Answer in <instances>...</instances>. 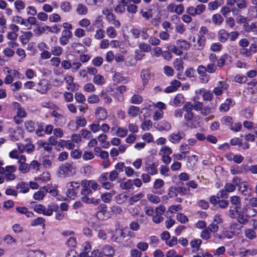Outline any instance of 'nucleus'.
<instances>
[{
    "mask_svg": "<svg viewBox=\"0 0 257 257\" xmlns=\"http://www.w3.org/2000/svg\"><path fill=\"white\" fill-rule=\"evenodd\" d=\"M183 183H182L181 185H179V186H178V187H177V190L178 192V194H179L180 195H182V196L186 195L188 193V192L190 191L189 188H186L185 187H183Z\"/></svg>",
    "mask_w": 257,
    "mask_h": 257,
    "instance_id": "52",
    "label": "nucleus"
},
{
    "mask_svg": "<svg viewBox=\"0 0 257 257\" xmlns=\"http://www.w3.org/2000/svg\"><path fill=\"white\" fill-rule=\"evenodd\" d=\"M45 220L44 218L42 217H38L35 218L31 222V225L33 226H37V225H43V227L45 226Z\"/></svg>",
    "mask_w": 257,
    "mask_h": 257,
    "instance_id": "44",
    "label": "nucleus"
},
{
    "mask_svg": "<svg viewBox=\"0 0 257 257\" xmlns=\"http://www.w3.org/2000/svg\"><path fill=\"white\" fill-rule=\"evenodd\" d=\"M206 10V7L204 5L199 4L196 6V7L190 6L186 9V13L189 15L195 17L197 15H200Z\"/></svg>",
    "mask_w": 257,
    "mask_h": 257,
    "instance_id": "5",
    "label": "nucleus"
},
{
    "mask_svg": "<svg viewBox=\"0 0 257 257\" xmlns=\"http://www.w3.org/2000/svg\"><path fill=\"white\" fill-rule=\"evenodd\" d=\"M51 53L54 56H59L62 54L63 49L59 46H55L51 48Z\"/></svg>",
    "mask_w": 257,
    "mask_h": 257,
    "instance_id": "38",
    "label": "nucleus"
},
{
    "mask_svg": "<svg viewBox=\"0 0 257 257\" xmlns=\"http://www.w3.org/2000/svg\"><path fill=\"white\" fill-rule=\"evenodd\" d=\"M33 33L30 31L23 32V34L19 37L21 42L23 44H27L32 37Z\"/></svg>",
    "mask_w": 257,
    "mask_h": 257,
    "instance_id": "19",
    "label": "nucleus"
},
{
    "mask_svg": "<svg viewBox=\"0 0 257 257\" xmlns=\"http://www.w3.org/2000/svg\"><path fill=\"white\" fill-rule=\"evenodd\" d=\"M76 11L78 15H85L88 13V9L82 4H79L77 6Z\"/></svg>",
    "mask_w": 257,
    "mask_h": 257,
    "instance_id": "30",
    "label": "nucleus"
},
{
    "mask_svg": "<svg viewBox=\"0 0 257 257\" xmlns=\"http://www.w3.org/2000/svg\"><path fill=\"white\" fill-rule=\"evenodd\" d=\"M76 167L73 164L66 163L59 167L58 174L60 177H71L76 174Z\"/></svg>",
    "mask_w": 257,
    "mask_h": 257,
    "instance_id": "2",
    "label": "nucleus"
},
{
    "mask_svg": "<svg viewBox=\"0 0 257 257\" xmlns=\"http://www.w3.org/2000/svg\"><path fill=\"white\" fill-rule=\"evenodd\" d=\"M64 80L67 85V89L71 91L77 90L79 89V85L73 82L74 78L70 75H66L64 77Z\"/></svg>",
    "mask_w": 257,
    "mask_h": 257,
    "instance_id": "7",
    "label": "nucleus"
},
{
    "mask_svg": "<svg viewBox=\"0 0 257 257\" xmlns=\"http://www.w3.org/2000/svg\"><path fill=\"white\" fill-rule=\"evenodd\" d=\"M74 96L75 100L78 103H83L86 100L85 96L80 92H76Z\"/></svg>",
    "mask_w": 257,
    "mask_h": 257,
    "instance_id": "59",
    "label": "nucleus"
},
{
    "mask_svg": "<svg viewBox=\"0 0 257 257\" xmlns=\"http://www.w3.org/2000/svg\"><path fill=\"white\" fill-rule=\"evenodd\" d=\"M75 121L78 127H84L87 123L86 119L84 117L81 116L77 117Z\"/></svg>",
    "mask_w": 257,
    "mask_h": 257,
    "instance_id": "53",
    "label": "nucleus"
},
{
    "mask_svg": "<svg viewBox=\"0 0 257 257\" xmlns=\"http://www.w3.org/2000/svg\"><path fill=\"white\" fill-rule=\"evenodd\" d=\"M245 31L247 32H252L257 33V25L255 23H251L250 25L247 24L245 26Z\"/></svg>",
    "mask_w": 257,
    "mask_h": 257,
    "instance_id": "55",
    "label": "nucleus"
},
{
    "mask_svg": "<svg viewBox=\"0 0 257 257\" xmlns=\"http://www.w3.org/2000/svg\"><path fill=\"white\" fill-rule=\"evenodd\" d=\"M61 9L64 12H69L71 9V6L68 2H63L61 3L60 5Z\"/></svg>",
    "mask_w": 257,
    "mask_h": 257,
    "instance_id": "56",
    "label": "nucleus"
},
{
    "mask_svg": "<svg viewBox=\"0 0 257 257\" xmlns=\"http://www.w3.org/2000/svg\"><path fill=\"white\" fill-rule=\"evenodd\" d=\"M184 117L186 121L187 125L190 127H193V124H190V121H191L194 117V113L193 112H185Z\"/></svg>",
    "mask_w": 257,
    "mask_h": 257,
    "instance_id": "35",
    "label": "nucleus"
},
{
    "mask_svg": "<svg viewBox=\"0 0 257 257\" xmlns=\"http://www.w3.org/2000/svg\"><path fill=\"white\" fill-rule=\"evenodd\" d=\"M139 111L140 108L139 107L131 105L128 107L127 113L129 115L134 117L138 115Z\"/></svg>",
    "mask_w": 257,
    "mask_h": 257,
    "instance_id": "32",
    "label": "nucleus"
},
{
    "mask_svg": "<svg viewBox=\"0 0 257 257\" xmlns=\"http://www.w3.org/2000/svg\"><path fill=\"white\" fill-rule=\"evenodd\" d=\"M87 101L90 104H94L98 103L100 99L98 95L96 94H92L88 97Z\"/></svg>",
    "mask_w": 257,
    "mask_h": 257,
    "instance_id": "57",
    "label": "nucleus"
},
{
    "mask_svg": "<svg viewBox=\"0 0 257 257\" xmlns=\"http://www.w3.org/2000/svg\"><path fill=\"white\" fill-rule=\"evenodd\" d=\"M141 77L143 82L144 86H145L148 82V80L151 78L150 70L147 69H143L141 73Z\"/></svg>",
    "mask_w": 257,
    "mask_h": 257,
    "instance_id": "21",
    "label": "nucleus"
},
{
    "mask_svg": "<svg viewBox=\"0 0 257 257\" xmlns=\"http://www.w3.org/2000/svg\"><path fill=\"white\" fill-rule=\"evenodd\" d=\"M106 19L109 24L113 25L115 27L119 28L120 27V23L118 20H116L115 16L114 14H112L106 18Z\"/></svg>",
    "mask_w": 257,
    "mask_h": 257,
    "instance_id": "25",
    "label": "nucleus"
},
{
    "mask_svg": "<svg viewBox=\"0 0 257 257\" xmlns=\"http://www.w3.org/2000/svg\"><path fill=\"white\" fill-rule=\"evenodd\" d=\"M26 158L24 155H21L18 161L19 170L22 173H27L30 171L29 165L26 163Z\"/></svg>",
    "mask_w": 257,
    "mask_h": 257,
    "instance_id": "9",
    "label": "nucleus"
},
{
    "mask_svg": "<svg viewBox=\"0 0 257 257\" xmlns=\"http://www.w3.org/2000/svg\"><path fill=\"white\" fill-rule=\"evenodd\" d=\"M243 208L244 209V211L248 218V219L250 217L254 216L256 213V210L250 207H243Z\"/></svg>",
    "mask_w": 257,
    "mask_h": 257,
    "instance_id": "37",
    "label": "nucleus"
},
{
    "mask_svg": "<svg viewBox=\"0 0 257 257\" xmlns=\"http://www.w3.org/2000/svg\"><path fill=\"white\" fill-rule=\"evenodd\" d=\"M174 104L175 106H179L184 102V97L181 94H178L174 99Z\"/></svg>",
    "mask_w": 257,
    "mask_h": 257,
    "instance_id": "51",
    "label": "nucleus"
},
{
    "mask_svg": "<svg viewBox=\"0 0 257 257\" xmlns=\"http://www.w3.org/2000/svg\"><path fill=\"white\" fill-rule=\"evenodd\" d=\"M221 122L222 124L228 126L229 128L232 125V118L230 116H225L222 118Z\"/></svg>",
    "mask_w": 257,
    "mask_h": 257,
    "instance_id": "42",
    "label": "nucleus"
},
{
    "mask_svg": "<svg viewBox=\"0 0 257 257\" xmlns=\"http://www.w3.org/2000/svg\"><path fill=\"white\" fill-rule=\"evenodd\" d=\"M185 134L182 131H179L177 133H172L168 137L169 140L172 143H178L182 139L184 138Z\"/></svg>",
    "mask_w": 257,
    "mask_h": 257,
    "instance_id": "10",
    "label": "nucleus"
},
{
    "mask_svg": "<svg viewBox=\"0 0 257 257\" xmlns=\"http://www.w3.org/2000/svg\"><path fill=\"white\" fill-rule=\"evenodd\" d=\"M106 33L107 36L110 38H114L117 36V32L115 29L112 27L109 26L106 29Z\"/></svg>",
    "mask_w": 257,
    "mask_h": 257,
    "instance_id": "39",
    "label": "nucleus"
},
{
    "mask_svg": "<svg viewBox=\"0 0 257 257\" xmlns=\"http://www.w3.org/2000/svg\"><path fill=\"white\" fill-rule=\"evenodd\" d=\"M80 185H81V184L79 182L71 181L68 183L67 184V196L72 199L76 197L80 189Z\"/></svg>",
    "mask_w": 257,
    "mask_h": 257,
    "instance_id": "3",
    "label": "nucleus"
},
{
    "mask_svg": "<svg viewBox=\"0 0 257 257\" xmlns=\"http://www.w3.org/2000/svg\"><path fill=\"white\" fill-rule=\"evenodd\" d=\"M229 85L225 81H219L217 86L214 88L213 92L217 96L220 95L223 93V90H226Z\"/></svg>",
    "mask_w": 257,
    "mask_h": 257,
    "instance_id": "11",
    "label": "nucleus"
},
{
    "mask_svg": "<svg viewBox=\"0 0 257 257\" xmlns=\"http://www.w3.org/2000/svg\"><path fill=\"white\" fill-rule=\"evenodd\" d=\"M143 100V97L138 94H135L134 95L131 99V102L133 104H140L142 102Z\"/></svg>",
    "mask_w": 257,
    "mask_h": 257,
    "instance_id": "49",
    "label": "nucleus"
},
{
    "mask_svg": "<svg viewBox=\"0 0 257 257\" xmlns=\"http://www.w3.org/2000/svg\"><path fill=\"white\" fill-rule=\"evenodd\" d=\"M35 123L32 120H28L25 122V128L30 132H33L35 131Z\"/></svg>",
    "mask_w": 257,
    "mask_h": 257,
    "instance_id": "50",
    "label": "nucleus"
},
{
    "mask_svg": "<svg viewBox=\"0 0 257 257\" xmlns=\"http://www.w3.org/2000/svg\"><path fill=\"white\" fill-rule=\"evenodd\" d=\"M93 82L98 85H102L105 82L104 77L100 74H96L94 76Z\"/></svg>",
    "mask_w": 257,
    "mask_h": 257,
    "instance_id": "33",
    "label": "nucleus"
},
{
    "mask_svg": "<svg viewBox=\"0 0 257 257\" xmlns=\"http://www.w3.org/2000/svg\"><path fill=\"white\" fill-rule=\"evenodd\" d=\"M234 104V101L231 98L227 99L225 101L222 103L219 106V110L221 111L226 112L227 111L230 107L233 106Z\"/></svg>",
    "mask_w": 257,
    "mask_h": 257,
    "instance_id": "16",
    "label": "nucleus"
},
{
    "mask_svg": "<svg viewBox=\"0 0 257 257\" xmlns=\"http://www.w3.org/2000/svg\"><path fill=\"white\" fill-rule=\"evenodd\" d=\"M133 182L132 180H128L127 181L122 182L120 184V187L122 189L128 190L132 188Z\"/></svg>",
    "mask_w": 257,
    "mask_h": 257,
    "instance_id": "45",
    "label": "nucleus"
},
{
    "mask_svg": "<svg viewBox=\"0 0 257 257\" xmlns=\"http://www.w3.org/2000/svg\"><path fill=\"white\" fill-rule=\"evenodd\" d=\"M45 189V187H41L38 191L34 193V198L38 200L42 199L46 195Z\"/></svg>",
    "mask_w": 257,
    "mask_h": 257,
    "instance_id": "31",
    "label": "nucleus"
},
{
    "mask_svg": "<svg viewBox=\"0 0 257 257\" xmlns=\"http://www.w3.org/2000/svg\"><path fill=\"white\" fill-rule=\"evenodd\" d=\"M245 235L248 239H252L256 237L255 231L251 229H247L245 231Z\"/></svg>",
    "mask_w": 257,
    "mask_h": 257,
    "instance_id": "60",
    "label": "nucleus"
},
{
    "mask_svg": "<svg viewBox=\"0 0 257 257\" xmlns=\"http://www.w3.org/2000/svg\"><path fill=\"white\" fill-rule=\"evenodd\" d=\"M72 33L69 30H64L62 32V35L59 39V42L61 45H66L69 42V39L72 37Z\"/></svg>",
    "mask_w": 257,
    "mask_h": 257,
    "instance_id": "12",
    "label": "nucleus"
},
{
    "mask_svg": "<svg viewBox=\"0 0 257 257\" xmlns=\"http://www.w3.org/2000/svg\"><path fill=\"white\" fill-rule=\"evenodd\" d=\"M139 49L144 52H148L151 50V47L149 44L141 43L139 45Z\"/></svg>",
    "mask_w": 257,
    "mask_h": 257,
    "instance_id": "63",
    "label": "nucleus"
},
{
    "mask_svg": "<svg viewBox=\"0 0 257 257\" xmlns=\"http://www.w3.org/2000/svg\"><path fill=\"white\" fill-rule=\"evenodd\" d=\"M82 187L80 194L82 201L88 204L97 205L99 204L100 200L91 197L92 191H96L100 189V186L93 180H83L81 181Z\"/></svg>",
    "mask_w": 257,
    "mask_h": 257,
    "instance_id": "1",
    "label": "nucleus"
},
{
    "mask_svg": "<svg viewBox=\"0 0 257 257\" xmlns=\"http://www.w3.org/2000/svg\"><path fill=\"white\" fill-rule=\"evenodd\" d=\"M50 179V174L48 172H44L39 176L34 178L35 181L39 183H45Z\"/></svg>",
    "mask_w": 257,
    "mask_h": 257,
    "instance_id": "18",
    "label": "nucleus"
},
{
    "mask_svg": "<svg viewBox=\"0 0 257 257\" xmlns=\"http://www.w3.org/2000/svg\"><path fill=\"white\" fill-rule=\"evenodd\" d=\"M184 62L181 58H176L174 60L173 65L174 68L178 71L182 72L184 69Z\"/></svg>",
    "mask_w": 257,
    "mask_h": 257,
    "instance_id": "22",
    "label": "nucleus"
},
{
    "mask_svg": "<svg viewBox=\"0 0 257 257\" xmlns=\"http://www.w3.org/2000/svg\"><path fill=\"white\" fill-rule=\"evenodd\" d=\"M17 189H19L20 192L25 193L28 192L29 190V187L28 184L23 182H21L17 184Z\"/></svg>",
    "mask_w": 257,
    "mask_h": 257,
    "instance_id": "34",
    "label": "nucleus"
},
{
    "mask_svg": "<svg viewBox=\"0 0 257 257\" xmlns=\"http://www.w3.org/2000/svg\"><path fill=\"white\" fill-rule=\"evenodd\" d=\"M45 191H46V194L47 192L50 193L52 196H56L58 194V191L57 190L52 186L48 185L47 186H45Z\"/></svg>",
    "mask_w": 257,
    "mask_h": 257,
    "instance_id": "46",
    "label": "nucleus"
},
{
    "mask_svg": "<svg viewBox=\"0 0 257 257\" xmlns=\"http://www.w3.org/2000/svg\"><path fill=\"white\" fill-rule=\"evenodd\" d=\"M163 70L164 74L168 76H172L174 74L173 69L169 66H165Z\"/></svg>",
    "mask_w": 257,
    "mask_h": 257,
    "instance_id": "61",
    "label": "nucleus"
},
{
    "mask_svg": "<svg viewBox=\"0 0 257 257\" xmlns=\"http://www.w3.org/2000/svg\"><path fill=\"white\" fill-rule=\"evenodd\" d=\"M222 4V3L218 1V0L212 2L208 4V9L209 11H214L217 9L219 7L221 6Z\"/></svg>",
    "mask_w": 257,
    "mask_h": 257,
    "instance_id": "36",
    "label": "nucleus"
},
{
    "mask_svg": "<svg viewBox=\"0 0 257 257\" xmlns=\"http://www.w3.org/2000/svg\"><path fill=\"white\" fill-rule=\"evenodd\" d=\"M128 130L125 127H119L116 131V136L120 138H124L126 136Z\"/></svg>",
    "mask_w": 257,
    "mask_h": 257,
    "instance_id": "41",
    "label": "nucleus"
},
{
    "mask_svg": "<svg viewBox=\"0 0 257 257\" xmlns=\"http://www.w3.org/2000/svg\"><path fill=\"white\" fill-rule=\"evenodd\" d=\"M100 126L99 120H95L89 125L90 130L93 133H96L100 130Z\"/></svg>",
    "mask_w": 257,
    "mask_h": 257,
    "instance_id": "47",
    "label": "nucleus"
},
{
    "mask_svg": "<svg viewBox=\"0 0 257 257\" xmlns=\"http://www.w3.org/2000/svg\"><path fill=\"white\" fill-rule=\"evenodd\" d=\"M229 34L225 30L222 29L219 31L218 39L220 42L224 43L228 39Z\"/></svg>",
    "mask_w": 257,
    "mask_h": 257,
    "instance_id": "27",
    "label": "nucleus"
},
{
    "mask_svg": "<svg viewBox=\"0 0 257 257\" xmlns=\"http://www.w3.org/2000/svg\"><path fill=\"white\" fill-rule=\"evenodd\" d=\"M100 96L103 99L105 103L109 104L112 101L111 97L106 92L102 91L100 94Z\"/></svg>",
    "mask_w": 257,
    "mask_h": 257,
    "instance_id": "54",
    "label": "nucleus"
},
{
    "mask_svg": "<svg viewBox=\"0 0 257 257\" xmlns=\"http://www.w3.org/2000/svg\"><path fill=\"white\" fill-rule=\"evenodd\" d=\"M235 213L237 215L236 219L237 222L242 225H246L249 219L244 211V209L242 208L237 210H235Z\"/></svg>",
    "mask_w": 257,
    "mask_h": 257,
    "instance_id": "6",
    "label": "nucleus"
},
{
    "mask_svg": "<svg viewBox=\"0 0 257 257\" xmlns=\"http://www.w3.org/2000/svg\"><path fill=\"white\" fill-rule=\"evenodd\" d=\"M16 9L18 12L24 10L25 8V3L21 0H17L14 3Z\"/></svg>",
    "mask_w": 257,
    "mask_h": 257,
    "instance_id": "62",
    "label": "nucleus"
},
{
    "mask_svg": "<svg viewBox=\"0 0 257 257\" xmlns=\"http://www.w3.org/2000/svg\"><path fill=\"white\" fill-rule=\"evenodd\" d=\"M176 44L178 48L184 50H188L191 47V44L185 40H178Z\"/></svg>",
    "mask_w": 257,
    "mask_h": 257,
    "instance_id": "26",
    "label": "nucleus"
},
{
    "mask_svg": "<svg viewBox=\"0 0 257 257\" xmlns=\"http://www.w3.org/2000/svg\"><path fill=\"white\" fill-rule=\"evenodd\" d=\"M229 58L230 57L226 54L222 55L217 60V66L219 67H223L225 64L226 60Z\"/></svg>",
    "mask_w": 257,
    "mask_h": 257,
    "instance_id": "40",
    "label": "nucleus"
},
{
    "mask_svg": "<svg viewBox=\"0 0 257 257\" xmlns=\"http://www.w3.org/2000/svg\"><path fill=\"white\" fill-rule=\"evenodd\" d=\"M212 19L213 23L215 25H220L223 21V18L219 14L213 15Z\"/></svg>",
    "mask_w": 257,
    "mask_h": 257,
    "instance_id": "43",
    "label": "nucleus"
},
{
    "mask_svg": "<svg viewBox=\"0 0 257 257\" xmlns=\"http://www.w3.org/2000/svg\"><path fill=\"white\" fill-rule=\"evenodd\" d=\"M240 54L243 57L246 58H249L251 56L252 53L249 48H242L240 49Z\"/></svg>",
    "mask_w": 257,
    "mask_h": 257,
    "instance_id": "58",
    "label": "nucleus"
},
{
    "mask_svg": "<svg viewBox=\"0 0 257 257\" xmlns=\"http://www.w3.org/2000/svg\"><path fill=\"white\" fill-rule=\"evenodd\" d=\"M206 42V38H202L196 35L192 38L191 46L195 50H202L203 49Z\"/></svg>",
    "mask_w": 257,
    "mask_h": 257,
    "instance_id": "4",
    "label": "nucleus"
},
{
    "mask_svg": "<svg viewBox=\"0 0 257 257\" xmlns=\"http://www.w3.org/2000/svg\"><path fill=\"white\" fill-rule=\"evenodd\" d=\"M147 198L150 202L154 204H157L160 202L159 197L152 194H147Z\"/></svg>",
    "mask_w": 257,
    "mask_h": 257,
    "instance_id": "48",
    "label": "nucleus"
},
{
    "mask_svg": "<svg viewBox=\"0 0 257 257\" xmlns=\"http://www.w3.org/2000/svg\"><path fill=\"white\" fill-rule=\"evenodd\" d=\"M231 204L234 205V209L235 210L241 208V202L240 198L237 196H233L230 198Z\"/></svg>",
    "mask_w": 257,
    "mask_h": 257,
    "instance_id": "23",
    "label": "nucleus"
},
{
    "mask_svg": "<svg viewBox=\"0 0 257 257\" xmlns=\"http://www.w3.org/2000/svg\"><path fill=\"white\" fill-rule=\"evenodd\" d=\"M158 163H153L152 164L146 163L145 164V171L151 175H154L158 174Z\"/></svg>",
    "mask_w": 257,
    "mask_h": 257,
    "instance_id": "13",
    "label": "nucleus"
},
{
    "mask_svg": "<svg viewBox=\"0 0 257 257\" xmlns=\"http://www.w3.org/2000/svg\"><path fill=\"white\" fill-rule=\"evenodd\" d=\"M14 106L17 108V116L14 117V119L17 123H19L20 121L18 119V118L19 117L21 118L25 117L26 116V112L24 108L21 107V105L19 103L15 102Z\"/></svg>",
    "mask_w": 257,
    "mask_h": 257,
    "instance_id": "14",
    "label": "nucleus"
},
{
    "mask_svg": "<svg viewBox=\"0 0 257 257\" xmlns=\"http://www.w3.org/2000/svg\"><path fill=\"white\" fill-rule=\"evenodd\" d=\"M239 190L245 196L248 197L251 194V190L246 182H242L240 184Z\"/></svg>",
    "mask_w": 257,
    "mask_h": 257,
    "instance_id": "15",
    "label": "nucleus"
},
{
    "mask_svg": "<svg viewBox=\"0 0 257 257\" xmlns=\"http://www.w3.org/2000/svg\"><path fill=\"white\" fill-rule=\"evenodd\" d=\"M145 196L143 192H140L137 194L132 196L128 200V203L130 205H133L135 203L137 202L140 199Z\"/></svg>",
    "mask_w": 257,
    "mask_h": 257,
    "instance_id": "29",
    "label": "nucleus"
},
{
    "mask_svg": "<svg viewBox=\"0 0 257 257\" xmlns=\"http://www.w3.org/2000/svg\"><path fill=\"white\" fill-rule=\"evenodd\" d=\"M249 50L251 53H256L257 52V38H253V43H252L249 47Z\"/></svg>",
    "mask_w": 257,
    "mask_h": 257,
    "instance_id": "64",
    "label": "nucleus"
},
{
    "mask_svg": "<svg viewBox=\"0 0 257 257\" xmlns=\"http://www.w3.org/2000/svg\"><path fill=\"white\" fill-rule=\"evenodd\" d=\"M115 193L113 190L110 192L104 193L101 195L102 200L105 203H109L112 199L113 195Z\"/></svg>",
    "mask_w": 257,
    "mask_h": 257,
    "instance_id": "28",
    "label": "nucleus"
},
{
    "mask_svg": "<svg viewBox=\"0 0 257 257\" xmlns=\"http://www.w3.org/2000/svg\"><path fill=\"white\" fill-rule=\"evenodd\" d=\"M95 116L97 120H104L107 117V111L103 107H97L95 110Z\"/></svg>",
    "mask_w": 257,
    "mask_h": 257,
    "instance_id": "8",
    "label": "nucleus"
},
{
    "mask_svg": "<svg viewBox=\"0 0 257 257\" xmlns=\"http://www.w3.org/2000/svg\"><path fill=\"white\" fill-rule=\"evenodd\" d=\"M102 256L103 255L112 256L114 253L113 247L109 245H106L102 248Z\"/></svg>",
    "mask_w": 257,
    "mask_h": 257,
    "instance_id": "24",
    "label": "nucleus"
},
{
    "mask_svg": "<svg viewBox=\"0 0 257 257\" xmlns=\"http://www.w3.org/2000/svg\"><path fill=\"white\" fill-rule=\"evenodd\" d=\"M164 181L161 179H156L154 182L153 189L154 190L153 192L154 193L162 194V193L158 191V190L164 186Z\"/></svg>",
    "mask_w": 257,
    "mask_h": 257,
    "instance_id": "17",
    "label": "nucleus"
},
{
    "mask_svg": "<svg viewBox=\"0 0 257 257\" xmlns=\"http://www.w3.org/2000/svg\"><path fill=\"white\" fill-rule=\"evenodd\" d=\"M155 127L160 131L163 130L168 131L171 128L170 123L164 120L157 124V126Z\"/></svg>",
    "mask_w": 257,
    "mask_h": 257,
    "instance_id": "20",
    "label": "nucleus"
}]
</instances>
